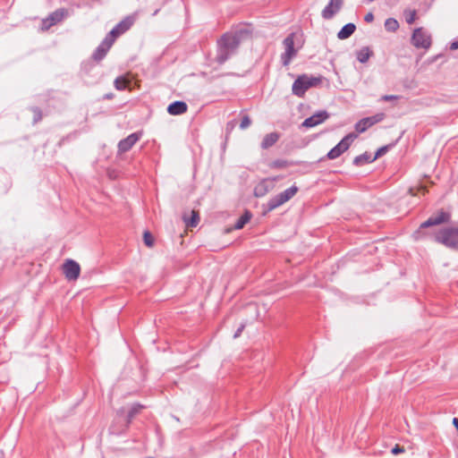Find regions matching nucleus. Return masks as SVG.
<instances>
[{
	"label": "nucleus",
	"instance_id": "nucleus-32",
	"mask_svg": "<svg viewBox=\"0 0 458 458\" xmlns=\"http://www.w3.org/2000/svg\"><path fill=\"white\" fill-rule=\"evenodd\" d=\"M31 111L34 114L33 122L34 123L39 122L42 119V112L38 107H32Z\"/></svg>",
	"mask_w": 458,
	"mask_h": 458
},
{
	"label": "nucleus",
	"instance_id": "nucleus-3",
	"mask_svg": "<svg viewBox=\"0 0 458 458\" xmlns=\"http://www.w3.org/2000/svg\"><path fill=\"white\" fill-rule=\"evenodd\" d=\"M451 220V213L444 209L439 210L436 215L428 217L425 222L420 224L419 229L414 233L413 236L416 240H421L427 237L428 231H424L429 227L449 223Z\"/></svg>",
	"mask_w": 458,
	"mask_h": 458
},
{
	"label": "nucleus",
	"instance_id": "nucleus-6",
	"mask_svg": "<svg viewBox=\"0 0 458 458\" xmlns=\"http://www.w3.org/2000/svg\"><path fill=\"white\" fill-rule=\"evenodd\" d=\"M295 34H289L283 41L284 52L281 55V62L284 66L289 65L292 59L296 55L297 49L294 48Z\"/></svg>",
	"mask_w": 458,
	"mask_h": 458
},
{
	"label": "nucleus",
	"instance_id": "nucleus-17",
	"mask_svg": "<svg viewBox=\"0 0 458 458\" xmlns=\"http://www.w3.org/2000/svg\"><path fill=\"white\" fill-rule=\"evenodd\" d=\"M343 4V0H330L328 4L322 11V17L330 20L339 12Z\"/></svg>",
	"mask_w": 458,
	"mask_h": 458
},
{
	"label": "nucleus",
	"instance_id": "nucleus-21",
	"mask_svg": "<svg viewBox=\"0 0 458 458\" xmlns=\"http://www.w3.org/2000/svg\"><path fill=\"white\" fill-rule=\"evenodd\" d=\"M373 55V52L370 50L369 47H363L356 53L357 60L361 63L365 64L368 62L369 57Z\"/></svg>",
	"mask_w": 458,
	"mask_h": 458
},
{
	"label": "nucleus",
	"instance_id": "nucleus-22",
	"mask_svg": "<svg viewBox=\"0 0 458 458\" xmlns=\"http://www.w3.org/2000/svg\"><path fill=\"white\" fill-rule=\"evenodd\" d=\"M375 161V158L374 157H371L370 154L365 152L360 156H357L354 159H353V164L355 165H358V166H360V165H363L364 164H369V163H372Z\"/></svg>",
	"mask_w": 458,
	"mask_h": 458
},
{
	"label": "nucleus",
	"instance_id": "nucleus-23",
	"mask_svg": "<svg viewBox=\"0 0 458 458\" xmlns=\"http://www.w3.org/2000/svg\"><path fill=\"white\" fill-rule=\"evenodd\" d=\"M183 220L187 225V227H196L199 222V212L192 210L191 214V217L187 218L185 216H183Z\"/></svg>",
	"mask_w": 458,
	"mask_h": 458
},
{
	"label": "nucleus",
	"instance_id": "nucleus-36",
	"mask_svg": "<svg viewBox=\"0 0 458 458\" xmlns=\"http://www.w3.org/2000/svg\"><path fill=\"white\" fill-rule=\"evenodd\" d=\"M245 327V325L244 324H242L239 328L236 330V332L234 333L233 335V338H237L241 335L242 330L244 329Z\"/></svg>",
	"mask_w": 458,
	"mask_h": 458
},
{
	"label": "nucleus",
	"instance_id": "nucleus-30",
	"mask_svg": "<svg viewBox=\"0 0 458 458\" xmlns=\"http://www.w3.org/2000/svg\"><path fill=\"white\" fill-rule=\"evenodd\" d=\"M143 241H144V243L148 247H152L153 244H154V238H153L152 234L148 231H146L144 233V234H143Z\"/></svg>",
	"mask_w": 458,
	"mask_h": 458
},
{
	"label": "nucleus",
	"instance_id": "nucleus-34",
	"mask_svg": "<svg viewBox=\"0 0 458 458\" xmlns=\"http://www.w3.org/2000/svg\"><path fill=\"white\" fill-rule=\"evenodd\" d=\"M399 98H400V97L396 96V95H384L381 97V100L386 101V102L399 99Z\"/></svg>",
	"mask_w": 458,
	"mask_h": 458
},
{
	"label": "nucleus",
	"instance_id": "nucleus-38",
	"mask_svg": "<svg viewBox=\"0 0 458 458\" xmlns=\"http://www.w3.org/2000/svg\"><path fill=\"white\" fill-rule=\"evenodd\" d=\"M450 49H452V50L458 49V39L451 43Z\"/></svg>",
	"mask_w": 458,
	"mask_h": 458
},
{
	"label": "nucleus",
	"instance_id": "nucleus-4",
	"mask_svg": "<svg viewBox=\"0 0 458 458\" xmlns=\"http://www.w3.org/2000/svg\"><path fill=\"white\" fill-rule=\"evenodd\" d=\"M322 81V77H315L310 76L308 74H302L298 76V78L294 81L292 91L293 94L297 97H303L306 91L312 88L318 86Z\"/></svg>",
	"mask_w": 458,
	"mask_h": 458
},
{
	"label": "nucleus",
	"instance_id": "nucleus-24",
	"mask_svg": "<svg viewBox=\"0 0 458 458\" xmlns=\"http://www.w3.org/2000/svg\"><path fill=\"white\" fill-rule=\"evenodd\" d=\"M251 213L250 211H245L242 216L239 217L234 225V229L240 230L244 227V225L250 220Z\"/></svg>",
	"mask_w": 458,
	"mask_h": 458
},
{
	"label": "nucleus",
	"instance_id": "nucleus-33",
	"mask_svg": "<svg viewBox=\"0 0 458 458\" xmlns=\"http://www.w3.org/2000/svg\"><path fill=\"white\" fill-rule=\"evenodd\" d=\"M251 123V121L250 119V117L248 115H245L242 117V121H241V123H240V128L242 130H244L246 128H248Z\"/></svg>",
	"mask_w": 458,
	"mask_h": 458
},
{
	"label": "nucleus",
	"instance_id": "nucleus-10",
	"mask_svg": "<svg viewBox=\"0 0 458 458\" xmlns=\"http://www.w3.org/2000/svg\"><path fill=\"white\" fill-rule=\"evenodd\" d=\"M384 118H385V114L382 113L377 114L373 116L363 118V119L360 120L355 124V130L359 133H362V132L366 131L372 125L383 121Z\"/></svg>",
	"mask_w": 458,
	"mask_h": 458
},
{
	"label": "nucleus",
	"instance_id": "nucleus-39",
	"mask_svg": "<svg viewBox=\"0 0 458 458\" xmlns=\"http://www.w3.org/2000/svg\"><path fill=\"white\" fill-rule=\"evenodd\" d=\"M453 424L458 430V418H454Z\"/></svg>",
	"mask_w": 458,
	"mask_h": 458
},
{
	"label": "nucleus",
	"instance_id": "nucleus-15",
	"mask_svg": "<svg viewBox=\"0 0 458 458\" xmlns=\"http://www.w3.org/2000/svg\"><path fill=\"white\" fill-rule=\"evenodd\" d=\"M65 12L63 9H59L50 13L48 17L42 20L41 30H47L52 26L61 21L64 17Z\"/></svg>",
	"mask_w": 458,
	"mask_h": 458
},
{
	"label": "nucleus",
	"instance_id": "nucleus-5",
	"mask_svg": "<svg viewBox=\"0 0 458 458\" xmlns=\"http://www.w3.org/2000/svg\"><path fill=\"white\" fill-rule=\"evenodd\" d=\"M298 187L293 185L290 188L284 191L283 192H280L279 194L274 196L268 200L266 211L270 212L279 208L280 206L290 200L292 198H293V196L298 192Z\"/></svg>",
	"mask_w": 458,
	"mask_h": 458
},
{
	"label": "nucleus",
	"instance_id": "nucleus-13",
	"mask_svg": "<svg viewBox=\"0 0 458 458\" xmlns=\"http://www.w3.org/2000/svg\"><path fill=\"white\" fill-rule=\"evenodd\" d=\"M278 177L266 178L259 182L254 188V195L258 198L265 196L267 192L273 190L274 182Z\"/></svg>",
	"mask_w": 458,
	"mask_h": 458
},
{
	"label": "nucleus",
	"instance_id": "nucleus-27",
	"mask_svg": "<svg viewBox=\"0 0 458 458\" xmlns=\"http://www.w3.org/2000/svg\"><path fill=\"white\" fill-rule=\"evenodd\" d=\"M127 85H128V81L123 77H118L114 81V87L118 90H123V89H126Z\"/></svg>",
	"mask_w": 458,
	"mask_h": 458
},
{
	"label": "nucleus",
	"instance_id": "nucleus-25",
	"mask_svg": "<svg viewBox=\"0 0 458 458\" xmlns=\"http://www.w3.org/2000/svg\"><path fill=\"white\" fill-rule=\"evenodd\" d=\"M142 408H143V406L140 403H135L131 407V409L127 414L126 427H128L130 425V423L131 422L134 416L136 414H138Z\"/></svg>",
	"mask_w": 458,
	"mask_h": 458
},
{
	"label": "nucleus",
	"instance_id": "nucleus-2",
	"mask_svg": "<svg viewBox=\"0 0 458 458\" xmlns=\"http://www.w3.org/2000/svg\"><path fill=\"white\" fill-rule=\"evenodd\" d=\"M444 246L456 250L458 249V226H447L439 230H429L427 237Z\"/></svg>",
	"mask_w": 458,
	"mask_h": 458
},
{
	"label": "nucleus",
	"instance_id": "nucleus-7",
	"mask_svg": "<svg viewBox=\"0 0 458 458\" xmlns=\"http://www.w3.org/2000/svg\"><path fill=\"white\" fill-rule=\"evenodd\" d=\"M357 137L354 133H349L345 137L342 139V140L335 146L328 153L327 157L329 159H335L340 157L344 152H345L352 143V141Z\"/></svg>",
	"mask_w": 458,
	"mask_h": 458
},
{
	"label": "nucleus",
	"instance_id": "nucleus-12",
	"mask_svg": "<svg viewBox=\"0 0 458 458\" xmlns=\"http://www.w3.org/2000/svg\"><path fill=\"white\" fill-rule=\"evenodd\" d=\"M134 23V18L127 16L117 23L112 30L108 33L114 39H116L120 35L126 32Z\"/></svg>",
	"mask_w": 458,
	"mask_h": 458
},
{
	"label": "nucleus",
	"instance_id": "nucleus-16",
	"mask_svg": "<svg viewBox=\"0 0 458 458\" xmlns=\"http://www.w3.org/2000/svg\"><path fill=\"white\" fill-rule=\"evenodd\" d=\"M140 133L133 132L125 139L122 140L118 143V151L120 153H125L129 151L140 140Z\"/></svg>",
	"mask_w": 458,
	"mask_h": 458
},
{
	"label": "nucleus",
	"instance_id": "nucleus-19",
	"mask_svg": "<svg viewBox=\"0 0 458 458\" xmlns=\"http://www.w3.org/2000/svg\"><path fill=\"white\" fill-rule=\"evenodd\" d=\"M356 26L354 23H347L345 24L337 33V38L340 40L346 39L350 38L355 31Z\"/></svg>",
	"mask_w": 458,
	"mask_h": 458
},
{
	"label": "nucleus",
	"instance_id": "nucleus-14",
	"mask_svg": "<svg viewBox=\"0 0 458 458\" xmlns=\"http://www.w3.org/2000/svg\"><path fill=\"white\" fill-rule=\"evenodd\" d=\"M328 118H329V114L325 110H321V111L315 113L313 115L306 118L302 122L301 126L306 127V128H312L318 124H321Z\"/></svg>",
	"mask_w": 458,
	"mask_h": 458
},
{
	"label": "nucleus",
	"instance_id": "nucleus-18",
	"mask_svg": "<svg viewBox=\"0 0 458 458\" xmlns=\"http://www.w3.org/2000/svg\"><path fill=\"white\" fill-rule=\"evenodd\" d=\"M188 106L183 101H174L167 107V112L172 115H180L186 113Z\"/></svg>",
	"mask_w": 458,
	"mask_h": 458
},
{
	"label": "nucleus",
	"instance_id": "nucleus-31",
	"mask_svg": "<svg viewBox=\"0 0 458 458\" xmlns=\"http://www.w3.org/2000/svg\"><path fill=\"white\" fill-rule=\"evenodd\" d=\"M391 147H392V145H386V146L379 148L374 156L375 160L377 158L384 156L390 149Z\"/></svg>",
	"mask_w": 458,
	"mask_h": 458
},
{
	"label": "nucleus",
	"instance_id": "nucleus-20",
	"mask_svg": "<svg viewBox=\"0 0 458 458\" xmlns=\"http://www.w3.org/2000/svg\"><path fill=\"white\" fill-rule=\"evenodd\" d=\"M280 135L277 132H271L267 134L262 142H261V148L263 149H267L270 147H272L274 144L276 143V141L279 140Z\"/></svg>",
	"mask_w": 458,
	"mask_h": 458
},
{
	"label": "nucleus",
	"instance_id": "nucleus-11",
	"mask_svg": "<svg viewBox=\"0 0 458 458\" xmlns=\"http://www.w3.org/2000/svg\"><path fill=\"white\" fill-rule=\"evenodd\" d=\"M115 39H114L111 36L107 34L93 53L92 58L95 61H101L106 55L107 52L109 51Z\"/></svg>",
	"mask_w": 458,
	"mask_h": 458
},
{
	"label": "nucleus",
	"instance_id": "nucleus-35",
	"mask_svg": "<svg viewBox=\"0 0 458 458\" xmlns=\"http://www.w3.org/2000/svg\"><path fill=\"white\" fill-rule=\"evenodd\" d=\"M392 454H399L401 453H403L404 452V448L400 446L399 445H396L393 449H392Z\"/></svg>",
	"mask_w": 458,
	"mask_h": 458
},
{
	"label": "nucleus",
	"instance_id": "nucleus-28",
	"mask_svg": "<svg viewBox=\"0 0 458 458\" xmlns=\"http://www.w3.org/2000/svg\"><path fill=\"white\" fill-rule=\"evenodd\" d=\"M288 165H289L288 161L284 160V159H276V160H274L270 164L271 168H279V169L285 168Z\"/></svg>",
	"mask_w": 458,
	"mask_h": 458
},
{
	"label": "nucleus",
	"instance_id": "nucleus-8",
	"mask_svg": "<svg viewBox=\"0 0 458 458\" xmlns=\"http://www.w3.org/2000/svg\"><path fill=\"white\" fill-rule=\"evenodd\" d=\"M411 44L417 48L428 49L431 46V37L422 28L415 29L411 36Z\"/></svg>",
	"mask_w": 458,
	"mask_h": 458
},
{
	"label": "nucleus",
	"instance_id": "nucleus-9",
	"mask_svg": "<svg viewBox=\"0 0 458 458\" xmlns=\"http://www.w3.org/2000/svg\"><path fill=\"white\" fill-rule=\"evenodd\" d=\"M63 273L66 279L69 281H74L80 276L81 267L76 261L72 259H66L63 264Z\"/></svg>",
	"mask_w": 458,
	"mask_h": 458
},
{
	"label": "nucleus",
	"instance_id": "nucleus-37",
	"mask_svg": "<svg viewBox=\"0 0 458 458\" xmlns=\"http://www.w3.org/2000/svg\"><path fill=\"white\" fill-rule=\"evenodd\" d=\"M373 20H374V15L372 13H368L364 17V21L367 22H371Z\"/></svg>",
	"mask_w": 458,
	"mask_h": 458
},
{
	"label": "nucleus",
	"instance_id": "nucleus-29",
	"mask_svg": "<svg viewBox=\"0 0 458 458\" xmlns=\"http://www.w3.org/2000/svg\"><path fill=\"white\" fill-rule=\"evenodd\" d=\"M405 19H406V22L408 24H412L415 20H416V16H417V13L415 10H409V11H405Z\"/></svg>",
	"mask_w": 458,
	"mask_h": 458
},
{
	"label": "nucleus",
	"instance_id": "nucleus-1",
	"mask_svg": "<svg viewBox=\"0 0 458 458\" xmlns=\"http://www.w3.org/2000/svg\"><path fill=\"white\" fill-rule=\"evenodd\" d=\"M244 34H249L248 30H240L234 33H225L218 41L216 62L220 64L227 61L238 48Z\"/></svg>",
	"mask_w": 458,
	"mask_h": 458
},
{
	"label": "nucleus",
	"instance_id": "nucleus-26",
	"mask_svg": "<svg viewBox=\"0 0 458 458\" xmlns=\"http://www.w3.org/2000/svg\"><path fill=\"white\" fill-rule=\"evenodd\" d=\"M399 28V23L398 21L394 19V18H388L385 21V29L387 30V31H390V32H394L398 30Z\"/></svg>",
	"mask_w": 458,
	"mask_h": 458
}]
</instances>
